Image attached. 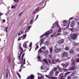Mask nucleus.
Returning a JSON list of instances; mask_svg holds the SVG:
<instances>
[{"mask_svg": "<svg viewBox=\"0 0 79 79\" xmlns=\"http://www.w3.org/2000/svg\"><path fill=\"white\" fill-rule=\"evenodd\" d=\"M25 54V53H24L22 55L21 57V60H22L21 61V66L20 67V68H22L23 66V64H26V60L25 58H24L23 59V57L24 56V55Z\"/></svg>", "mask_w": 79, "mask_h": 79, "instance_id": "1", "label": "nucleus"}, {"mask_svg": "<svg viewBox=\"0 0 79 79\" xmlns=\"http://www.w3.org/2000/svg\"><path fill=\"white\" fill-rule=\"evenodd\" d=\"M77 35H78L76 33L71 34L70 37L73 40H75V39H76V38L77 37Z\"/></svg>", "mask_w": 79, "mask_h": 79, "instance_id": "2", "label": "nucleus"}, {"mask_svg": "<svg viewBox=\"0 0 79 79\" xmlns=\"http://www.w3.org/2000/svg\"><path fill=\"white\" fill-rule=\"evenodd\" d=\"M53 33V31H52L50 30L48 31L47 32H45V33L41 35L40 37V38H41V37H44V36H45V35H48L50 34H52Z\"/></svg>", "mask_w": 79, "mask_h": 79, "instance_id": "3", "label": "nucleus"}, {"mask_svg": "<svg viewBox=\"0 0 79 79\" xmlns=\"http://www.w3.org/2000/svg\"><path fill=\"white\" fill-rule=\"evenodd\" d=\"M61 64L63 66V68H64L63 69L64 71H67L68 70V69H65L68 66V65L69 64V63H66L65 64Z\"/></svg>", "mask_w": 79, "mask_h": 79, "instance_id": "4", "label": "nucleus"}, {"mask_svg": "<svg viewBox=\"0 0 79 79\" xmlns=\"http://www.w3.org/2000/svg\"><path fill=\"white\" fill-rule=\"evenodd\" d=\"M14 2L16 3L14 6H12L11 7V8L12 9H13V8H16V6H17L18 3H19V0H14Z\"/></svg>", "mask_w": 79, "mask_h": 79, "instance_id": "5", "label": "nucleus"}, {"mask_svg": "<svg viewBox=\"0 0 79 79\" xmlns=\"http://www.w3.org/2000/svg\"><path fill=\"white\" fill-rule=\"evenodd\" d=\"M68 54L67 52H64L62 54L61 57H62V58H64V57H66V56H68Z\"/></svg>", "mask_w": 79, "mask_h": 79, "instance_id": "6", "label": "nucleus"}, {"mask_svg": "<svg viewBox=\"0 0 79 79\" xmlns=\"http://www.w3.org/2000/svg\"><path fill=\"white\" fill-rule=\"evenodd\" d=\"M62 50L61 48H57L54 50V52L55 53H58L60 52Z\"/></svg>", "mask_w": 79, "mask_h": 79, "instance_id": "7", "label": "nucleus"}, {"mask_svg": "<svg viewBox=\"0 0 79 79\" xmlns=\"http://www.w3.org/2000/svg\"><path fill=\"white\" fill-rule=\"evenodd\" d=\"M64 40L62 39L61 40H59L57 42V43L59 44H63L64 42Z\"/></svg>", "mask_w": 79, "mask_h": 79, "instance_id": "8", "label": "nucleus"}, {"mask_svg": "<svg viewBox=\"0 0 79 79\" xmlns=\"http://www.w3.org/2000/svg\"><path fill=\"white\" fill-rule=\"evenodd\" d=\"M63 75H64V73H62L59 75V77L60 79H65L63 78L64 77Z\"/></svg>", "mask_w": 79, "mask_h": 79, "instance_id": "9", "label": "nucleus"}, {"mask_svg": "<svg viewBox=\"0 0 79 79\" xmlns=\"http://www.w3.org/2000/svg\"><path fill=\"white\" fill-rule=\"evenodd\" d=\"M57 35H55V34H53V35H51V37H56L57 35H60L61 34V33H57Z\"/></svg>", "mask_w": 79, "mask_h": 79, "instance_id": "10", "label": "nucleus"}, {"mask_svg": "<svg viewBox=\"0 0 79 79\" xmlns=\"http://www.w3.org/2000/svg\"><path fill=\"white\" fill-rule=\"evenodd\" d=\"M75 24V22L74 21H73L71 23L70 26L72 27H73L74 26Z\"/></svg>", "mask_w": 79, "mask_h": 79, "instance_id": "11", "label": "nucleus"}, {"mask_svg": "<svg viewBox=\"0 0 79 79\" xmlns=\"http://www.w3.org/2000/svg\"><path fill=\"white\" fill-rule=\"evenodd\" d=\"M53 74H54V72H53V71L51 70L49 73V76H52L53 75Z\"/></svg>", "mask_w": 79, "mask_h": 79, "instance_id": "12", "label": "nucleus"}, {"mask_svg": "<svg viewBox=\"0 0 79 79\" xmlns=\"http://www.w3.org/2000/svg\"><path fill=\"white\" fill-rule=\"evenodd\" d=\"M31 26L29 27L25 30V33H26V32H27L29 31V29H30V28H31Z\"/></svg>", "mask_w": 79, "mask_h": 79, "instance_id": "13", "label": "nucleus"}, {"mask_svg": "<svg viewBox=\"0 0 79 79\" xmlns=\"http://www.w3.org/2000/svg\"><path fill=\"white\" fill-rule=\"evenodd\" d=\"M70 54H73L74 53V50L72 49L69 50Z\"/></svg>", "mask_w": 79, "mask_h": 79, "instance_id": "14", "label": "nucleus"}, {"mask_svg": "<svg viewBox=\"0 0 79 79\" xmlns=\"http://www.w3.org/2000/svg\"><path fill=\"white\" fill-rule=\"evenodd\" d=\"M43 62L46 63V64H48V61L47 59H45L43 60Z\"/></svg>", "mask_w": 79, "mask_h": 79, "instance_id": "15", "label": "nucleus"}, {"mask_svg": "<svg viewBox=\"0 0 79 79\" xmlns=\"http://www.w3.org/2000/svg\"><path fill=\"white\" fill-rule=\"evenodd\" d=\"M64 49L65 50H66V51H68L69 49V47L67 46L64 48Z\"/></svg>", "mask_w": 79, "mask_h": 79, "instance_id": "16", "label": "nucleus"}, {"mask_svg": "<svg viewBox=\"0 0 79 79\" xmlns=\"http://www.w3.org/2000/svg\"><path fill=\"white\" fill-rule=\"evenodd\" d=\"M23 46L24 48H27V46L26 44L24 43L23 44Z\"/></svg>", "mask_w": 79, "mask_h": 79, "instance_id": "17", "label": "nucleus"}, {"mask_svg": "<svg viewBox=\"0 0 79 79\" xmlns=\"http://www.w3.org/2000/svg\"><path fill=\"white\" fill-rule=\"evenodd\" d=\"M27 35L26 34L23 35V38H22V40H23L24 39H26V37Z\"/></svg>", "mask_w": 79, "mask_h": 79, "instance_id": "18", "label": "nucleus"}, {"mask_svg": "<svg viewBox=\"0 0 79 79\" xmlns=\"http://www.w3.org/2000/svg\"><path fill=\"white\" fill-rule=\"evenodd\" d=\"M49 52L50 53H52L53 52V48H49Z\"/></svg>", "mask_w": 79, "mask_h": 79, "instance_id": "19", "label": "nucleus"}, {"mask_svg": "<svg viewBox=\"0 0 79 79\" xmlns=\"http://www.w3.org/2000/svg\"><path fill=\"white\" fill-rule=\"evenodd\" d=\"M70 73V72H68L67 73H65L64 76V77H66V76H67L68 74H69Z\"/></svg>", "mask_w": 79, "mask_h": 79, "instance_id": "20", "label": "nucleus"}, {"mask_svg": "<svg viewBox=\"0 0 79 79\" xmlns=\"http://www.w3.org/2000/svg\"><path fill=\"white\" fill-rule=\"evenodd\" d=\"M22 38H23V36H21V37H19L18 39V41H19V40H21V39H22Z\"/></svg>", "mask_w": 79, "mask_h": 79, "instance_id": "21", "label": "nucleus"}, {"mask_svg": "<svg viewBox=\"0 0 79 79\" xmlns=\"http://www.w3.org/2000/svg\"><path fill=\"white\" fill-rule=\"evenodd\" d=\"M58 73H59V72L58 71H57L55 73V76H58Z\"/></svg>", "mask_w": 79, "mask_h": 79, "instance_id": "22", "label": "nucleus"}, {"mask_svg": "<svg viewBox=\"0 0 79 79\" xmlns=\"http://www.w3.org/2000/svg\"><path fill=\"white\" fill-rule=\"evenodd\" d=\"M40 44H42L43 42H44V39H41L40 40Z\"/></svg>", "mask_w": 79, "mask_h": 79, "instance_id": "23", "label": "nucleus"}, {"mask_svg": "<svg viewBox=\"0 0 79 79\" xmlns=\"http://www.w3.org/2000/svg\"><path fill=\"white\" fill-rule=\"evenodd\" d=\"M8 27L7 26L5 27V31H6V32H8V31H7V29H8Z\"/></svg>", "mask_w": 79, "mask_h": 79, "instance_id": "24", "label": "nucleus"}, {"mask_svg": "<svg viewBox=\"0 0 79 79\" xmlns=\"http://www.w3.org/2000/svg\"><path fill=\"white\" fill-rule=\"evenodd\" d=\"M17 76H18L19 77V78H20V79H21V75H20L19 73L18 72L17 73Z\"/></svg>", "mask_w": 79, "mask_h": 79, "instance_id": "25", "label": "nucleus"}, {"mask_svg": "<svg viewBox=\"0 0 79 79\" xmlns=\"http://www.w3.org/2000/svg\"><path fill=\"white\" fill-rule=\"evenodd\" d=\"M71 70H72V71L75 69V67H72L71 69Z\"/></svg>", "mask_w": 79, "mask_h": 79, "instance_id": "26", "label": "nucleus"}, {"mask_svg": "<svg viewBox=\"0 0 79 79\" xmlns=\"http://www.w3.org/2000/svg\"><path fill=\"white\" fill-rule=\"evenodd\" d=\"M66 23L67 24V25H68V21H66V20H64L63 22V23Z\"/></svg>", "mask_w": 79, "mask_h": 79, "instance_id": "27", "label": "nucleus"}, {"mask_svg": "<svg viewBox=\"0 0 79 79\" xmlns=\"http://www.w3.org/2000/svg\"><path fill=\"white\" fill-rule=\"evenodd\" d=\"M56 25L55 24V23L53 24V25L52 27V28H54L55 27H56Z\"/></svg>", "mask_w": 79, "mask_h": 79, "instance_id": "28", "label": "nucleus"}, {"mask_svg": "<svg viewBox=\"0 0 79 79\" xmlns=\"http://www.w3.org/2000/svg\"><path fill=\"white\" fill-rule=\"evenodd\" d=\"M53 71L55 72L56 71H57V68H53Z\"/></svg>", "mask_w": 79, "mask_h": 79, "instance_id": "29", "label": "nucleus"}, {"mask_svg": "<svg viewBox=\"0 0 79 79\" xmlns=\"http://www.w3.org/2000/svg\"><path fill=\"white\" fill-rule=\"evenodd\" d=\"M58 69L59 71H60V72H61L62 71V69L60 67L58 68Z\"/></svg>", "mask_w": 79, "mask_h": 79, "instance_id": "30", "label": "nucleus"}, {"mask_svg": "<svg viewBox=\"0 0 79 79\" xmlns=\"http://www.w3.org/2000/svg\"><path fill=\"white\" fill-rule=\"evenodd\" d=\"M61 32V28L59 27L58 30V32Z\"/></svg>", "mask_w": 79, "mask_h": 79, "instance_id": "31", "label": "nucleus"}, {"mask_svg": "<svg viewBox=\"0 0 79 79\" xmlns=\"http://www.w3.org/2000/svg\"><path fill=\"white\" fill-rule=\"evenodd\" d=\"M33 20H34V19L33 20L31 19L30 20V24H32V23H33Z\"/></svg>", "mask_w": 79, "mask_h": 79, "instance_id": "32", "label": "nucleus"}, {"mask_svg": "<svg viewBox=\"0 0 79 79\" xmlns=\"http://www.w3.org/2000/svg\"><path fill=\"white\" fill-rule=\"evenodd\" d=\"M46 48L45 46H43L41 48V49L42 50H45Z\"/></svg>", "mask_w": 79, "mask_h": 79, "instance_id": "33", "label": "nucleus"}, {"mask_svg": "<svg viewBox=\"0 0 79 79\" xmlns=\"http://www.w3.org/2000/svg\"><path fill=\"white\" fill-rule=\"evenodd\" d=\"M32 42H31L30 43L29 45V47H32Z\"/></svg>", "mask_w": 79, "mask_h": 79, "instance_id": "34", "label": "nucleus"}, {"mask_svg": "<svg viewBox=\"0 0 79 79\" xmlns=\"http://www.w3.org/2000/svg\"><path fill=\"white\" fill-rule=\"evenodd\" d=\"M45 77H47V78H48V79H51L50 77V76L49 75V76H47V75H45Z\"/></svg>", "mask_w": 79, "mask_h": 79, "instance_id": "35", "label": "nucleus"}, {"mask_svg": "<svg viewBox=\"0 0 79 79\" xmlns=\"http://www.w3.org/2000/svg\"><path fill=\"white\" fill-rule=\"evenodd\" d=\"M39 48V46H38V45H37L36 46V48H35V50H37V49H38Z\"/></svg>", "mask_w": 79, "mask_h": 79, "instance_id": "36", "label": "nucleus"}, {"mask_svg": "<svg viewBox=\"0 0 79 79\" xmlns=\"http://www.w3.org/2000/svg\"><path fill=\"white\" fill-rule=\"evenodd\" d=\"M11 62V58L10 57L8 59V63H10Z\"/></svg>", "mask_w": 79, "mask_h": 79, "instance_id": "37", "label": "nucleus"}, {"mask_svg": "<svg viewBox=\"0 0 79 79\" xmlns=\"http://www.w3.org/2000/svg\"><path fill=\"white\" fill-rule=\"evenodd\" d=\"M21 55H19L18 56V59L20 60V61H21Z\"/></svg>", "mask_w": 79, "mask_h": 79, "instance_id": "38", "label": "nucleus"}, {"mask_svg": "<svg viewBox=\"0 0 79 79\" xmlns=\"http://www.w3.org/2000/svg\"><path fill=\"white\" fill-rule=\"evenodd\" d=\"M39 9V8H37V9L36 10H35L36 12H37V11H38Z\"/></svg>", "mask_w": 79, "mask_h": 79, "instance_id": "39", "label": "nucleus"}, {"mask_svg": "<svg viewBox=\"0 0 79 79\" xmlns=\"http://www.w3.org/2000/svg\"><path fill=\"white\" fill-rule=\"evenodd\" d=\"M75 74V72H73L71 74V76H74V75Z\"/></svg>", "mask_w": 79, "mask_h": 79, "instance_id": "40", "label": "nucleus"}, {"mask_svg": "<svg viewBox=\"0 0 79 79\" xmlns=\"http://www.w3.org/2000/svg\"><path fill=\"white\" fill-rule=\"evenodd\" d=\"M73 17H72L71 18H70L69 19V23H70V22L69 21H70V20H71V19H73Z\"/></svg>", "mask_w": 79, "mask_h": 79, "instance_id": "41", "label": "nucleus"}, {"mask_svg": "<svg viewBox=\"0 0 79 79\" xmlns=\"http://www.w3.org/2000/svg\"><path fill=\"white\" fill-rule=\"evenodd\" d=\"M37 58H38V59L39 60H41V58H40V56H37Z\"/></svg>", "mask_w": 79, "mask_h": 79, "instance_id": "42", "label": "nucleus"}, {"mask_svg": "<svg viewBox=\"0 0 79 79\" xmlns=\"http://www.w3.org/2000/svg\"><path fill=\"white\" fill-rule=\"evenodd\" d=\"M38 16H39V15H37V16H36V18H35V19L34 20V21H35V20H36V19H37V18H38Z\"/></svg>", "mask_w": 79, "mask_h": 79, "instance_id": "43", "label": "nucleus"}, {"mask_svg": "<svg viewBox=\"0 0 79 79\" xmlns=\"http://www.w3.org/2000/svg\"><path fill=\"white\" fill-rule=\"evenodd\" d=\"M57 78V77H52V79H56Z\"/></svg>", "mask_w": 79, "mask_h": 79, "instance_id": "44", "label": "nucleus"}, {"mask_svg": "<svg viewBox=\"0 0 79 79\" xmlns=\"http://www.w3.org/2000/svg\"><path fill=\"white\" fill-rule=\"evenodd\" d=\"M45 53H49V52H48V50H47L45 51Z\"/></svg>", "mask_w": 79, "mask_h": 79, "instance_id": "45", "label": "nucleus"}, {"mask_svg": "<svg viewBox=\"0 0 79 79\" xmlns=\"http://www.w3.org/2000/svg\"><path fill=\"white\" fill-rule=\"evenodd\" d=\"M39 52H42V51L41 49V48H40L39 50Z\"/></svg>", "mask_w": 79, "mask_h": 79, "instance_id": "46", "label": "nucleus"}, {"mask_svg": "<svg viewBox=\"0 0 79 79\" xmlns=\"http://www.w3.org/2000/svg\"><path fill=\"white\" fill-rule=\"evenodd\" d=\"M3 15V13H2L0 12V16H2Z\"/></svg>", "mask_w": 79, "mask_h": 79, "instance_id": "47", "label": "nucleus"}, {"mask_svg": "<svg viewBox=\"0 0 79 79\" xmlns=\"http://www.w3.org/2000/svg\"><path fill=\"white\" fill-rule=\"evenodd\" d=\"M48 61L50 64V63H52V62H51V61H50V59H49L48 60Z\"/></svg>", "mask_w": 79, "mask_h": 79, "instance_id": "48", "label": "nucleus"}, {"mask_svg": "<svg viewBox=\"0 0 79 79\" xmlns=\"http://www.w3.org/2000/svg\"><path fill=\"white\" fill-rule=\"evenodd\" d=\"M21 70H22V69L20 68L19 70V72H21Z\"/></svg>", "mask_w": 79, "mask_h": 79, "instance_id": "49", "label": "nucleus"}, {"mask_svg": "<svg viewBox=\"0 0 79 79\" xmlns=\"http://www.w3.org/2000/svg\"><path fill=\"white\" fill-rule=\"evenodd\" d=\"M56 25L57 26V27H59V28L60 27V26H59V25H58V23H56Z\"/></svg>", "mask_w": 79, "mask_h": 79, "instance_id": "50", "label": "nucleus"}, {"mask_svg": "<svg viewBox=\"0 0 79 79\" xmlns=\"http://www.w3.org/2000/svg\"><path fill=\"white\" fill-rule=\"evenodd\" d=\"M40 68L41 69H44V66H41Z\"/></svg>", "mask_w": 79, "mask_h": 79, "instance_id": "51", "label": "nucleus"}, {"mask_svg": "<svg viewBox=\"0 0 79 79\" xmlns=\"http://www.w3.org/2000/svg\"><path fill=\"white\" fill-rule=\"evenodd\" d=\"M23 13V12H21L19 15V16H20L21 15H22V14Z\"/></svg>", "mask_w": 79, "mask_h": 79, "instance_id": "52", "label": "nucleus"}, {"mask_svg": "<svg viewBox=\"0 0 79 79\" xmlns=\"http://www.w3.org/2000/svg\"><path fill=\"white\" fill-rule=\"evenodd\" d=\"M76 61L77 62H79V58L77 59L76 60Z\"/></svg>", "mask_w": 79, "mask_h": 79, "instance_id": "53", "label": "nucleus"}, {"mask_svg": "<svg viewBox=\"0 0 79 79\" xmlns=\"http://www.w3.org/2000/svg\"><path fill=\"white\" fill-rule=\"evenodd\" d=\"M49 57L50 58H52V55H49Z\"/></svg>", "mask_w": 79, "mask_h": 79, "instance_id": "54", "label": "nucleus"}, {"mask_svg": "<svg viewBox=\"0 0 79 79\" xmlns=\"http://www.w3.org/2000/svg\"><path fill=\"white\" fill-rule=\"evenodd\" d=\"M67 79H71V77L69 76L68 78Z\"/></svg>", "mask_w": 79, "mask_h": 79, "instance_id": "55", "label": "nucleus"}, {"mask_svg": "<svg viewBox=\"0 0 79 79\" xmlns=\"http://www.w3.org/2000/svg\"><path fill=\"white\" fill-rule=\"evenodd\" d=\"M19 47V48H20V49H21L22 48L21 47V44L20 45Z\"/></svg>", "mask_w": 79, "mask_h": 79, "instance_id": "56", "label": "nucleus"}, {"mask_svg": "<svg viewBox=\"0 0 79 79\" xmlns=\"http://www.w3.org/2000/svg\"><path fill=\"white\" fill-rule=\"evenodd\" d=\"M6 79H7L8 78V74L6 75Z\"/></svg>", "mask_w": 79, "mask_h": 79, "instance_id": "57", "label": "nucleus"}, {"mask_svg": "<svg viewBox=\"0 0 79 79\" xmlns=\"http://www.w3.org/2000/svg\"><path fill=\"white\" fill-rule=\"evenodd\" d=\"M35 12H36L35 10L34 11L33 13H32V14H35Z\"/></svg>", "mask_w": 79, "mask_h": 79, "instance_id": "58", "label": "nucleus"}, {"mask_svg": "<svg viewBox=\"0 0 79 79\" xmlns=\"http://www.w3.org/2000/svg\"><path fill=\"white\" fill-rule=\"evenodd\" d=\"M2 21H3V23H5V20L3 19L2 20Z\"/></svg>", "mask_w": 79, "mask_h": 79, "instance_id": "59", "label": "nucleus"}, {"mask_svg": "<svg viewBox=\"0 0 79 79\" xmlns=\"http://www.w3.org/2000/svg\"><path fill=\"white\" fill-rule=\"evenodd\" d=\"M21 50V52H23V48H22L21 49H20Z\"/></svg>", "mask_w": 79, "mask_h": 79, "instance_id": "60", "label": "nucleus"}, {"mask_svg": "<svg viewBox=\"0 0 79 79\" xmlns=\"http://www.w3.org/2000/svg\"><path fill=\"white\" fill-rule=\"evenodd\" d=\"M0 2H1V4H2V3H3V2H2V0H1H1L0 1Z\"/></svg>", "mask_w": 79, "mask_h": 79, "instance_id": "61", "label": "nucleus"}, {"mask_svg": "<svg viewBox=\"0 0 79 79\" xmlns=\"http://www.w3.org/2000/svg\"><path fill=\"white\" fill-rule=\"evenodd\" d=\"M32 48V47H30V48L29 49V51H30V50H31V49Z\"/></svg>", "mask_w": 79, "mask_h": 79, "instance_id": "62", "label": "nucleus"}, {"mask_svg": "<svg viewBox=\"0 0 79 79\" xmlns=\"http://www.w3.org/2000/svg\"><path fill=\"white\" fill-rule=\"evenodd\" d=\"M22 53H23V52H21L20 55L21 56V55H22Z\"/></svg>", "mask_w": 79, "mask_h": 79, "instance_id": "63", "label": "nucleus"}, {"mask_svg": "<svg viewBox=\"0 0 79 79\" xmlns=\"http://www.w3.org/2000/svg\"><path fill=\"white\" fill-rule=\"evenodd\" d=\"M38 79H40V78L39 77V76H38Z\"/></svg>", "mask_w": 79, "mask_h": 79, "instance_id": "64", "label": "nucleus"}]
</instances>
